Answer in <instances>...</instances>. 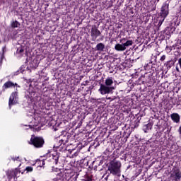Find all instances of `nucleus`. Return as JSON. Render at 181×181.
Returning a JSON list of instances; mask_svg holds the SVG:
<instances>
[{
	"label": "nucleus",
	"mask_w": 181,
	"mask_h": 181,
	"mask_svg": "<svg viewBox=\"0 0 181 181\" xmlns=\"http://www.w3.org/2000/svg\"><path fill=\"white\" fill-rule=\"evenodd\" d=\"M98 41H103L104 40V35H103L100 38H99V40H98Z\"/></svg>",
	"instance_id": "2f4dec72"
},
{
	"label": "nucleus",
	"mask_w": 181,
	"mask_h": 181,
	"mask_svg": "<svg viewBox=\"0 0 181 181\" xmlns=\"http://www.w3.org/2000/svg\"><path fill=\"white\" fill-rule=\"evenodd\" d=\"M175 69H176V71H177L178 73L180 71V70L179 69V66H176Z\"/></svg>",
	"instance_id": "72a5a7b5"
},
{
	"label": "nucleus",
	"mask_w": 181,
	"mask_h": 181,
	"mask_svg": "<svg viewBox=\"0 0 181 181\" xmlns=\"http://www.w3.org/2000/svg\"><path fill=\"white\" fill-rule=\"evenodd\" d=\"M36 162H42V165H40V168H42V166H45V160H40L37 159L36 160Z\"/></svg>",
	"instance_id": "c85d7f7f"
},
{
	"label": "nucleus",
	"mask_w": 181,
	"mask_h": 181,
	"mask_svg": "<svg viewBox=\"0 0 181 181\" xmlns=\"http://www.w3.org/2000/svg\"><path fill=\"white\" fill-rule=\"evenodd\" d=\"M78 173L71 169H65L64 172H60L57 175V180L66 181L78 179Z\"/></svg>",
	"instance_id": "f257e3e1"
},
{
	"label": "nucleus",
	"mask_w": 181,
	"mask_h": 181,
	"mask_svg": "<svg viewBox=\"0 0 181 181\" xmlns=\"http://www.w3.org/2000/svg\"><path fill=\"white\" fill-rule=\"evenodd\" d=\"M88 84V81H86L85 83H83L82 86H87Z\"/></svg>",
	"instance_id": "473e14b6"
},
{
	"label": "nucleus",
	"mask_w": 181,
	"mask_h": 181,
	"mask_svg": "<svg viewBox=\"0 0 181 181\" xmlns=\"http://www.w3.org/2000/svg\"><path fill=\"white\" fill-rule=\"evenodd\" d=\"M170 177L174 181H178L181 179V171L179 168L173 169Z\"/></svg>",
	"instance_id": "9b49d317"
},
{
	"label": "nucleus",
	"mask_w": 181,
	"mask_h": 181,
	"mask_svg": "<svg viewBox=\"0 0 181 181\" xmlns=\"http://www.w3.org/2000/svg\"><path fill=\"white\" fill-rule=\"evenodd\" d=\"M175 65V62L172 60L168 61L165 64V66L167 69H172V66Z\"/></svg>",
	"instance_id": "aec40b11"
},
{
	"label": "nucleus",
	"mask_w": 181,
	"mask_h": 181,
	"mask_svg": "<svg viewBox=\"0 0 181 181\" xmlns=\"http://www.w3.org/2000/svg\"><path fill=\"white\" fill-rule=\"evenodd\" d=\"M151 11H156V6L153 7Z\"/></svg>",
	"instance_id": "f704fd0d"
},
{
	"label": "nucleus",
	"mask_w": 181,
	"mask_h": 181,
	"mask_svg": "<svg viewBox=\"0 0 181 181\" xmlns=\"http://www.w3.org/2000/svg\"><path fill=\"white\" fill-rule=\"evenodd\" d=\"M157 2H159V0H157Z\"/></svg>",
	"instance_id": "ea45409f"
},
{
	"label": "nucleus",
	"mask_w": 181,
	"mask_h": 181,
	"mask_svg": "<svg viewBox=\"0 0 181 181\" xmlns=\"http://www.w3.org/2000/svg\"><path fill=\"white\" fill-rule=\"evenodd\" d=\"M13 86H15V84L11 81L6 82L3 86V91H5L6 88H11V87H13Z\"/></svg>",
	"instance_id": "a211bd4d"
},
{
	"label": "nucleus",
	"mask_w": 181,
	"mask_h": 181,
	"mask_svg": "<svg viewBox=\"0 0 181 181\" xmlns=\"http://www.w3.org/2000/svg\"><path fill=\"white\" fill-rule=\"evenodd\" d=\"M52 162L53 163H55V165H57L59 163V158H60V156L57 153H54L52 155Z\"/></svg>",
	"instance_id": "f3484780"
},
{
	"label": "nucleus",
	"mask_w": 181,
	"mask_h": 181,
	"mask_svg": "<svg viewBox=\"0 0 181 181\" xmlns=\"http://www.w3.org/2000/svg\"><path fill=\"white\" fill-rule=\"evenodd\" d=\"M29 144L33 145L34 148H37V149L43 148L45 146V139L42 136H37L33 134L29 141Z\"/></svg>",
	"instance_id": "7ed1b4c3"
},
{
	"label": "nucleus",
	"mask_w": 181,
	"mask_h": 181,
	"mask_svg": "<svg viewBox=\"0 0 181 181\" xmlns=\"http://www.w3.org/2000/svg\"><path fill=\"white\" fill-rule=\"evenodd\" d=\"M2 50H3V53L1 54V57H0V66H1V64H2V60H4V59H5V57L4 56V52H5V47H4L2 48Z\"/></svg>",
	"instance_id": "393cba45"
},
{
	"label": "nucleus",
	"mask_w": 181,
	"mask_h": 181,
	"mask_svg": "<svg viewBox=\"0 0 181 181\" xmlns=\"http://www.w3.org/2000/svg\"><path fill=\"white\" fill-rule=\"evenodd\" d=\"M115 49L117 52H124L125 50H127V47H125V46L124 45V44H116L115 46Z\"/></svg>",
	"instance_id": "2eb2a0df"
},
{
	"label": "nucleus",
	"mask_w": 181,
	"mask_h": 181,
	"mask_svg": "<svg viewBox=\"0 0 181 181\" xmlns=\"http://www.w3.org/2000/svg\"><path fill=\"white\" fill-rule=\"evenodd\" d=\"M11 160H13V162H15V160H17L19 162L21 160V158H19V156H12Z\"/></svg>",
	"instance_id": "cd10ccee"
},
{
	"label": "nucleus",
	"mask_w": 181,
	"mask_h": 181,
	"mask_svg": "<svg viewBox=\"0 0 181 181\" xmlns=\"http://www.w3.org/2000/svg\"><path fill=\"white\" fill-rule=\"evenodd\" d=\"M21 73H23V70L21 69Z\"/></svg>",
	"instance_id": "4c0bfd02"
},
{
	"label": "nucleus",
	"mask_w": 181,
	"mask_h": 181,
	"mask_svg": "<svg viewBox=\"0 0 181 181\" xmlns=\"http://www.w3.org/2000/svg\"><path fill=\"white\" fill-rule=\"evenodd\" d=\"M114 84V81L112 80V77H107L105 81V86L107 87H111Z\"/></svg>",
	"instance_id": "dca6fc26"
},
{
	"label": "nucleus",
	"mask_w": 181,
	"mask_h": 181,
	"mask_svg": "<svg viewBox=\"0 0 181 181\" xmlns=\"http://www.w3.org/2000/svg\"><path fill=\"white\" fill-rule=\"evenodd\" d=\"M12 28H18L19 26V23L18 21H14L11 23Z\"/></svg>",
	"instance_id": "a878e982"
},
{
	"label": "nucleus",
	"mask_w": 181,
	"mask_h": 181,
	"mask_svg": "<svg viewBox=\"0 0 181 181\" xmlns=\"http://www.w3.org/2000/svg\"><path fill=\"white\" fill-rule=\"evenodd\" d=\"M165 59H166V55H163L160 57V62H165Z\"/></svg>",
	"instance_id": "c756f323"
},
{
	"label": "nucleus",
	"mask_w": 181,
	"mask_h": 181,
	"mask_svg": "<svg viewBox=\"0 0 181 181\" xmlns=\"http://www.w3.org/2000/svg\"><path fill=\"white\" fill-rule=\"evenodd\" d=\"M172 50H173L172 47L167 46V47H165V52H166L167 53H170V52H172Z\"/></svg>",
	"instance_id": "bb28decb"
},
{
	"label": "nucleus",
	"mask_w": 181,
	"mask_h": 181,
	"mask_svg": "<svg viewBox=\"0 0 181 181\" xmlns=\"http://www.w3.org/2000/svg\"><path fill=\"white\" fill-rule=\"evenodd\" d=\"M69 142V136L61 135L59 136V142L54 145V148L59 149V151H66V144Z\"/></svg>",
	"instance_id": "20e7f679"
},
{
	"label": "nucleus",
	"mask_w": 181,
	"mask_h": 181,
	"mask_svg": "<svg viewBox=\"0 0 181 181\" xmlns=\"http://www.w3.org/2000/svg\"><path fill=\"white\" fill-rule=\"evenodd\" d=\"M158 29L160 28V26H162V23H163V22H165V19L163 18H158Z\"/></svg>",
	"instance_id": "5701e85b"
},
{
	"label": "nucleus",
	"mask_w": 181,
	"mask_h": 181,
	"mask_svg": "<svg viewBox=\"0 0 181 181\" xmlns=\"http://www.w3.org/2000/svg\"><path fill=\"white\" fill-rule=\"evenodd\" d=\"M158 29L160 28V26H162V23H163V22H165V19L163 18H158Z\"/></svg>",
	"instance_id": "b1692460"
},
{
	"label": "nucleus",
	"mask_w": 181,
	"mask_h": 181,
	"mask_svg": "<svg viewBox=\"0 0 181 181\" xmlns=\"http://www.w3.org/2000/svg\"><path fill=\"white\" fill-rule=\"evenodd\" d=\"M177 46H180L181 47V40H178L177 41Z\"/></svg>",
	"instance_id": "7c9ffc66"
},
{
	"label": "nucleus",
	"mask_w": 181,
	"mask_h": 181,
	"mask_svg": "<svg viewBox=\"0 0 181 181\" xmlns=\"http://www.w3.org/2000/svg\"><path fill=\"white\" fill-rule=\"evenodd\" d=\"M133 43L132 40H127L126 42L123 43V45L127 48L129 47V46H132Z\"/></svg>",
	"instance_id": "412c9836"
},
{
	"label": "nucleus",
	"mask_w": 181,
	"mask_h": 181,
	"mask_svg": "<svg viewBox=\"0 0 181 181\" xmlns=\"http://www.w3.org/2000/svg\"><path fill=\"white\" fill-rule=\"evenodd\" d=\"M100 36H101V31L98 30L97 25H93L90 30V37H92V40L95 42L97 37Z\"/></svg>",
	"instance_id": "0eeeda50"
},
{
	"label": "nucleus",
	"mask_w": 181,
	"mask_h": 181,
	"mask_svg": "<svg viewBox=\"0 0 181 181\" xmlns=\"http://www.w3.org/2000/svg\"><path fill=\"white\" fill-rule=\"evenodd\" d=\"M172 121L175 122L176 124H179L180 122V115L177 113H173L170 115Z\"/></svg>",
	"instance_id": "ddd939ff"
},
{
	"label": "nucleus",
	"mask_w": 181,
	"mask_h": 181,
	"mask_svg": "<svg viewBox=\"0 0 181 181\" xmlns=\"http://www.w3.org/2000/svg\"><path fill=\"white\" fill-rule=\"evenodd\" d=\"M152 127H153V124L152 122H149L147 124H144L143 126V131L145 134H148L151 129H152Z\"/></svg>",
	"instance_id": "4468645a"
},
{
	"label": "nucleus",
	"mask_w": 181,
	"mask_h": 181,
	"mask_svg": "<svg viewBox=\"0 0 181 181\" xmlns=\"http://www.w3.org/2000/svg\"><path fill=\"white\" fill-rule=\"evenodd\" d=\"M122 164L121 161L113 160H111L109 163L107 170L110 172V175L113 176H119L121 173V167Z\"/></svg>",
	"instance_id": "f03ea898"
},
{
	"label": "nucleus",
	"mask_w": 181,
	"mask_h": 181,
	"mask_svg": "<svg viewBox=\"0 0 181 181\" xmlns=\"http://www.w3.org/2000/svg\"><path fill=\"white\" fill-rule=\"evenodd\" d=\"M104 49H105V45L103 44V42L97 44L95 47V49L98 50V52H104Z\"/></svg>",
	"instance_id": "6ab92c4d"
},
{
	"label": "nucleus",
	"mask_w": 181,
	"mask_h": 181,
	"mask_svg": "<svg viewBox=\"0 0 181 181\" xmlns=\"http://www.w3.org/2000/svg\"><path fill=\"white\" fill-rule=\"evenodd\" d=\"M86 166H88V161L86 162Z\"/></svg>",
	"instance_id": "e433bc0d"
},
{
	"label": "nucleus",
	"mask_w": 181,
	"mask_h": 181,
	"mask_svg": "<svg viewBox=\"0 0 181 181\" xmlns=\"http://www.w3.org/2000/svg\"><path fill=\"white\" fill-rule=\"evenodd\" d=\"M24 172H26V173H32L33 172V167L32 166H28L24 170Z\"/></svg>",
	"instance_id": "4be33fe9"
},
{
	"label": "nucleus",
	"mask_w": 181,
	"mask_h": 181,
	"mask_svg": "<svg viewBox=\"0 0 181 181\" xmlns=\"http://www.w3.org/2000/svg\"><path fill=\"white\" fill-rule=\"evenodd\" d=\"M169 16V1H166L163 4L160 11L158 13V18H163V19H166Z\"/></svg>",
	"instance_id": "39448f33"
},
{
	"label": "nucleus",
	"mask_w": 181,
	"mask_h": 181,
	"mask_svg": "<svg viewBox=\"0 0 181 181\" xmlns=\"http://www.w3.org/2000/svg\"><path fill=\"white\" fill-rule=\"evenodd\" d=\"M18 93L13 92V93H11L8 100V107L10 110L11 108H12V105H15V104H18Z\"/></svg>",
	"instance_id": "9d476101"
},
{
	"label": "nucleus",
	"mask_w": 181,
	"mask_h": 181,
	"mask_svg": "<svg viewBox=\"0 0 181 181\" xmlns=\"http://www.w3.org/2000/svg\"><path fill=\"white\" fill-rule=\"evenodd\" d=\"M140 78H144L142 80V84H146L147 87H152L155 84L153 78L151 76L144 75V76H141Z\"/></svg>",
	"instance_id": "1a4fd4ad"
},
{
	"label": "nucleus",
	"mask_w": 181,
	"mask_h": 181,
	"mask_svg": "<svg viewBox=\"0 0 181 181\" xmlns=\"http://www.w3.org/2000/svg\"><path fill=\"white\" fill-rule=\"evenodd\" d=\"M123 40H125V39H122V40H121V42H122Z\"/></svg>",
	"instance_id": "58836bf2"
},
{
	"label": "nucleus",
	"mask_w": 181,
	"mask_h": 181,
	"mask_svg": "<svg viewBox=\"0 0 181 181\" xmlns=\"http://www.w3.org/2000/svg\"><path fill=\"white\" fill-rule=\"evenodd\" d=\"M74 155V156H77L78 154L77 153H75Z\"/></svg>",
	"instance_id": "c9c22d12"
},
{
	"label": "nucleus",
	"mask_w": 181,
	"mask_h": 181,
	"mask_svg": "<svg viewBox=\"0 0 181 181\" xmlns=\"http://www.w3.org/2000/svg\"><path fill=\"white\" fill-rule=\"evenodd\" d=\"M112 90H114L113 87H109V86H107L106 85L102 83L100 86V88L98 89V92L102 95H105V94L111 93Z\"/></svg>",
	"instance_id": "6e6552de"
},
{
	"label": "nucleus",
	"mask_w": 181,
	"mask_h": 181,
	"mask_svg": "<svg viewBox=\"0 0 181 181\" xmlns=\"http://www.w3.org/2000/svg\"><path fill=\"white\" fill-rule=\"evenodd\" d=\"M21 171L18 169L11 170L7 172L8 181H15V177H19Z\"/></svg>",
	"instance_id": "423d86ee"
},
{
	"label": "nucleus",
	"mask_w": 181,
	"mask_h": 181,
	"mask_svg": "<svg viewBox=\"0 0 181 181\" xmlns=\"http://www.w3.org/2000/svg\"><path fill=\"white\" fill-rule=\"evenodd\" d=\"M15 54L17 59H22L23 56V47L22 45H17V50Z\"/></svg>",
	"instance_id": "f8f14e48"
}]
</instances>
